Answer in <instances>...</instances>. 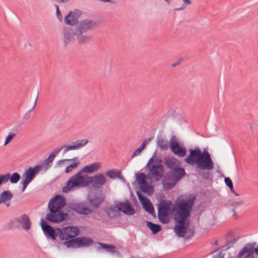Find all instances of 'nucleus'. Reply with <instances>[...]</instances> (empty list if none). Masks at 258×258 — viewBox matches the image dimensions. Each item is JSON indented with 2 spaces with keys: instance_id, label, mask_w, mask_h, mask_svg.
Returning <instances> with one entry per match:
<instances>
[{
  "instance_id": "obj_1",
  "label": "nucleus",
  "mask_w": 258,
  "mask_h": 258,
  "mask_svg": "<svg viewBox=\"0 0 258 258\" xmlns=\"http://www.w3.org/2000/svg\"><path fill=\"white\" fill-rule=\"evenodd\" d=\"M195 200L196 196L192 194H190L189 197L183 195L179 196L173 205L170 201L160 200L158 211L173 213L175 224L174 231L178 237L188 239L194 235V228H189V218Z\"/></svg>"
},
{
  "instance_id": "obj_2",
  "label": "nucleus",
  "mask_w": 258,
  "mask_h": 258,
  "mask_svg": "<svg viewBox=\"0 0 258 258\" xmlns=\"http://www.w3.org/2000/svg\"><path fill=\"white\" fill-rule=\"evenodd\" d=\"M40 224L47 239L55 240L58 237L61 242H57L56 246H65L67 248L88 247L92 245L93 240L89 237H77L80 234V229L76 226H67L63 227H53L43 219L40 220Z\"/></svg>"
},
{
  "instance_id": "obj_3",
  "label": "nucleus",
  "mask_w": 258,
  "mask_h": 258,
  "mask_svg": "<svg viewBox=\"0 0 258 258\" xmlns=\"http://www.w3.org/2000/svg\"><path fill=\"white\" fill-rule=\"evenodd\" d=\"M81 15L82 12L79 9L71 11L64 17V22L70 26L76 25L77 32L85 33L96 27L97 23L93 21L85 19L79 22L78 20Z\"/></svg>"
},
{
  "instance_id": "obj_4",
  "label": "nucleus",
  "mask_w": 258,
  "mask_h": 258,
  "mask_svg": "<svg viewBox=\"0 0 258 258\" xmlns=\"http://www.w3.org/2000/svg\"><path fill=\"white\" fill-rule=\"evenodd\" d=\"M88 143L87 139H83L73 142L70 145H64L60 148H55L52 152L49 154L48 157L45 159L41 164H38L41 166V169L44 168V170H48L52 165V162L56 155L63 148V153H66L69 150H77L85 146Z\"/></svg>"
},
{
  "instance_id": "obj_5",
  "label": "nucleus",
  "mask_w": 258,
  "mask_h": 258,
  "mask_svg": "<svg viewBox=\"0 0 258 258\" xmlns=\"http://www.w3.org/2000/svg\"><path fill=\"white\" fill-rule=\"evenodd\" d=\"M82 169L72 176L68 181L67 184L62 189L63 193H67L74 188L85 187L89 186V176L82 174Z\"/></svg>"
},
{
  "instance_id": "obj_6",
  "label": "nucleus",
  "mask_w": 258,
  "mask_h": 258,
  "mask_svg": "<svg viewBox=\"0 0 258 258\" xmlns=\"http://www.w3.org/2000/svg\"><path fill=\"white\" fill-rule=\"evenodd\" d=\"M188 152L189 154L184 158V162L189 165L195 166L200 171L207 170L201 156V149L199 147H195L194 149H189Z\"/></svg>"
},
{
  "instance_id": "obj_7",
  "label": "nucleus",
  "mask_w": 258,
  "mask_h": 258,
  "mask_svg": "<svg viewBox=\"0 0 258 258\" xmlns=\"http://www.w3.org/2000/svg\"><path fill=\"white\" fill-rule=\"evenodd\" d=\"M41 170V166L38 165L34 167H29L22 174L21 183L22 184V192H24L28 184L34 179L36 175Z\"/></svg>"
},
{
  "instance_id": "obj_8",
  "label": "nucleus",
  "mask_w": 258,
  "mask_h": 258,
  "mask_svg": "<svg viewBox=\"0 0 258 258\" xmlns=\"http://www.w3.org/2000/svg\"><path fill=\"white\" fill-rule=\"evenodd\" d=\"M49 212L46 215V222L52 223H60L69 217V214L61 210L48 209ZM46 221V220H45Z\"/></svg>"
},
{
  "instance_id": "obj_9",
  "label": "nucleus",
  "mask_w": 258,
  "mask_h": 258,
  "mask_svg": "<svg viewBox=\"0 0 258 258\" xmlns=\"http://www.w3.org/2000/svg\"><path fill=\"white\" fill-rule=\"evenodd\" d=\"M169 148L173 154L179 157L186 155V149L183 145L178 142L175 136H172L169 141Z\"/></svg>"
},
{
  "instance_id": "obj_10",
  "label": "nucleus",
  "mask_w": 258,
  "mask_h": 258,
  "mask_svg": "<svg viewBox=\"0 0 258 258\" xmlns=\"http://www.w3.org/2000/svg\"><path fill=\"white\" fill-rule=\"evenodd\" d=\"M136 176L140 189L147 195H151L153 192V187L147 182L146 175L143 172H138L136 173Z\"/></svg>"
},
{
  "instance_id": "obj_11",
  "label": "nucleus",
  "mask_w": 258,
  "mask_h": 258,
  "mask_svg": "<svg viewBox=\"0 0 258 258\" xmlns=\"http://www.w3.org/2000/svg\"><path fill=\"white\" fill-rule=\"evenodd\" d=\"M146 167L149 169L148 178L152 180L154 179L155 181L160 180L165 172V169L162 164H153Z\"/></svg>"
},
{
  "instance_id": "obj_12",
  "label": "nucleus",
  "mask_w": 258,
  "mask_h": 258,
  "mask_svg": "<svg viewBox=\"0 0 258 258\" xmlns=\"http://www.w3.org/2000/svg\"><path fill=\"white\" fill-rule=\"evenodd\" d=\"M139 200L142 208L153 217H156L155 209L150 200L144 195L139 192H137Z\"/></svg>"
},
{
  "instance_id": "obj_13",
  "label": "nucleus",
  "mask_w": 258,
  "mask_h": 258,
  "mask_svg": "<svg viewBox=\"0 0 258 258\" xmlns=\"http://www.w3.org/2000/svg\"><path fill=\"white\" fill-rule=\"evenodd\" d=\"M115 208L117 209L118 212H121L129 216L133 215L136 213L134 207L128 200L125 202H115Z\"/></svg>"
},
{
  "instance_id": "obj_14",
  "label": "nucleus",
  "mask_w": 258,
  "mask_h": 258,
  "mask_svg": "<svg viewBox=\"0 0 258 258\" xmlns=\"http://www.w3.org/2000/svg\"><path fill=\"white\" fill-rule=\"evenodd\" d=\"M115 208L117 209L118 212H121L129 216L133 215L136 213L134 207L128 200L125 202H115Z\"/></svg>"
},
{
  "instance_id": "obj_15",
  "label": "nucleus",
  "mask_w": 258,
  "mask_h": 258,
  "mask_svg": "<svg viewBox=\"0 0 258 258\" xmlns=\"http://www.w3.org/2000/svg\"><path fill=\"white\" fill-rule=\"evenodd\" d=\"M66 205V200L61 195H57L52 198L48 204V209L61 210Z\"/></svg>"
},
{
  "instance_id": "obj_16",
  "label": "nucleus",
  "mask_w": 258,
  "mask_h": 258,
  "mask_svg": "<svg viewBox=\"0 0 258 258\" xmlns=\"http://www.w3.org/2000/svg\"><path fill=\"white\" fill-rule=\"evenodd\" d=\"M106 179L102 173H98L89 178V185L91 184L94 189H99L106 182Z\"/></svg>"
},
{
  "instance_id": "obj_17",
  "label": "nucleus",
  "mask_w": 258,
  "mask_h": 258,
  "mask_svg": "<svg viewBox=\"0 0 258 258\" xmlns=\"http://www.w3.org/2000/svg\"><path fill=\"white\" fill-rule=\"evenodd\" d=\"M201 156L202 159L203 163L204 164L207 170H211L214 167L213 161L209 152L206 148L204 149L203 151L201 150Z\"/></svg>"
},
{
  "instance_id": "obj_18",
  "label": "nucleus",
  "mask_w": 258,
  "mask_h": 258,
  "mask_svg": "<svg viewBox=\"0 0 258 258\" xmlns=\"http://www.w3.org/2000/svg\"><path fill=\"white\" fill-rule=\"evenodd\" d=\"M77 35V32L70 27H64L63 30V42L64 46L67 47L74 39V36Z\"/></svg>"
},
{
  "instance_id": "obj_19",
  "label": "nucleus",
  "mask_w": 258,
  "mask_h": 258,
  "mask_svg": "<svg viewBox=\"0 0 258 258\" xmlns=\"http://www.w3.org/2000/svg\"><path fill=\"white\" fill-rule=\"evenodd\" d=\"M237 240L238 238L234 237V235L233 232H228L225 237L226 243L221 247L220 251H222V253H223V251H226L230 248L232 247L234 244L237 242Z\"/></svg>"
},
{
  "instance_id": "obj_20",
  "label": "nucleus",
  "mask_w": 258,
  "mask_h": 258,
  "mask_svg": "<svg viewBox=\"0 0 258 258\" xmlns=\"http://www.w3.org/2000/svg\"><path fill=\"white\" fill-rule=\"evenodd\" d=\"M168 173L172 176V178L174 179V181H176L177 182L186 174L185 170L183 168L181 167V164L169 171Z\"/></svg>"
},
{
  "instance_id": "obj_21",
  "label": "nucleus",
  "mask_w": 258,
  "mask_h": 258,
  "mask_svg": "<svg viewBox=\"0 0 258 258\" xmlns=\"http://www.w3.org/2000/svg\"><path fill=\"white\" fill-rule=\"evenodd\" d=\"M239 256L243 258H252L253 257L252 242L246 243L239 252Z\"/></svg>"
},
{
  "instance_id": "obj_22",
  "label": "nucleus",
  "mask_w": 258,
  "mask_h": 258,
  "mask_svg": "<svg viewBox=\"0 0 258 258\" xmlns=\"http://www.w3.org/2000/svg\"><path fill=\"white\" fill-rule=\"evenodd\" d=\"M177 182L176 181H174V179L172 178V176L168 172L166 173L162 179L163 186L167 190L172 189Z\"/></svg>"
},
{
  "instance_id": "obj_23",
  "label": "nucleus",
  "mask_w": 258,
  "mask_h": 258,
  "mask_svg": "<svg viewBox=\"0 0 258 258\" xmlns=\"http://www.w3.org/2000/svg\"><path fill=\"white\" fill-rule=\"evenodd\" d=\"M97 244L99 245V247H97L98 250L103 249L107 252H110L112 254L115 253L117 255H120V253L118 251L116 250V247L110 244H107L101 242H98Z\"/></svg>"
},
{
  "instance_id": "obj_24",
  "label": "nucleus",
  "mask_w": 258,
  "mask_h": 258,
  "mask_svg": "<svg viewBox=\"0 0 258 258\" xmlns=\"http://www.w3.org/2000/svg\"><path fill=\"white\" fill-rule=\"evenodd\" d=\"M164 160V165L167 168L170 169V170L181 164L180 161L174 157H165Z\"/></svg>"
},
{
  "instance_id": "obj_25",
  "label": "nucleus",
  "mask_w": 258,
  "mask_h": 258,
  "mask_svg": "<svg viewBox=\"0 0 258 258\" xmlns=\"http://www.w3.org/2000/svg\"><path fill=\"white\" fill-rule=\"evenodd\" d=\"M104 197L101 194L99 196H97L96 194L94 195L92 198H89L88 201L91 207L97 208L99 205L104 201Z\"/></svg>"
},
{
  "instance_id": "obj_26",
  "label": "nucleus",
  "mask_w": 258,
  "mask_h": 258,
  "mask_svg": "<svg viewBox=\"0 0 258 258\" xmlns=\"http://www.w3.org/2000/svg\"><path fill=\"white\" fill-rule=\"evenodd\" d=\"M171 214H173V213L158 211V217L159 222L163 224L168 223L170 221L169 215Z\"/></svg>"
},
{
  "instance_id": "obj_27",
  "label": "nucleus",
  "mask_w": 258,
  "mask_h": 258,
  "mask_svg": "<svg viewBox=\"0 0 258 258\" xmlns=\"http://www.w3.org/2000/svg\"><path fill=\"white\" fill-rule=\"evenodd\" d=\"M19 224H22V228L26 230H28L31 228V222L28 216L25 214H22L21 216V218H19Z\"/></svg>"
},
{
  "instance_id": "obj_28",
  "label": "nucleus",
  "mask_w": 258,
  "mask_h": 258,
  "mask_svg": "<svg viewBox=\"0 0 258 258\" xmlns=\"http://www.w3.org/2000/svg\"><path fill=\"white\" fill-rule=\"evenodd\" d=\"M99 162H95L84 166L82 168L83 172L86 173H91L97 170L100 167Z\"/></svg>"
},
{
  "instance_id": "obj_29",
  "label": "nucleus",
  "mask_w": 258,
  "mask_h": 258,
  "mask_svg": "<svg viewBox=\"0 0 258 258\" xmlns=\"http://www.w3.org/2000/svg\"><path fill=\"white\" fill-rule=\"evenodd\" d=\"M13 195L10 190H4L0 194V204H6L13 198Z\"/></svg>"
},
{
  "instance_id": "obj_30",
  "label": "nucleus",
  "mask_w": 258,
  "mask_h": 258,
  "mask_svg": "<svg viewBox=\"0 0 258 258\" xmlns=\"http://www.w3.org/2000/svg\"><path fill=\"white\" fill-rule=\"evenodd\" d=\"M146 223V226L152 231V234L153 235L157 234L162 229L161 226L159 224H155L148 221H147Z\"/></svg>"
},
{
  "instance_id": "obj_31",
  "label": "nucleus",
  "mask_w": 258,
  "mask_h": 258,
  "mask_svg": "<svg viewBox=\"0 0 258 258\" xmlns=\"http://www.w3.org/2000/svg\"><path fill=\"white\" fill-rule=\"evenodd\" d=\"M157 145L161 151H166L169 147L168 141L161 136L157 137Z\"/></svg>"
},
{
  "instance_id": "obj_32",
  "label": "nucleus",
  "mask_w": 258,
  "mask_h": 258,
  "mask_svg": "<svg viewBox=\"0 0 258 258\" xmlns=\"http://www.w3.org/2000/svg\"><path fill=\"white\" fill-rule=\"evenodd\" d=\"M8 180H10L12 184L17 183L21 178L20 174L18 172H14L13 174L7 173Z\"/></svg>"
},
{
  "instance_id": "obj_33",
  "label": "nucleus",
  "mask_w": 258,
  "mask_h": 258,
  "mask_svg": "<svg viewBox=\"0 0 258 258\" xmlns=\"http://www.w3.org/2000/svg\"><path fill=\"white\" fill-rule=\"evenodd\" d=\"M84 33H80V32H77V36L78 41L79 44H83L89 41L91 37L87 35H83Z\"/></svg>"
},
{
  "instance_id": "obj_34",
  "label": "nucleus",
  "mask_w": 258,
  "mask_h": 258,
  "mask_svg": "<svg viewBox=\"0 0 258 258\" xmlns=\"http://www.w3.org/2000/svg\"><path fill=\"white\" fill-rule=\"evenodd\" d=\"M162 161L161 159L158 156H156V153L155 152L152 157L149 159L146 165L147 166H149L150 165L153 164H162Z\"/></svg>"
},
{
  "instance_id": "obj_35",
  "label": "nucleus",
  "mask_w": 258,
  "mask_h": 258,
  "mask_svg": "<svg viewBox=\"0 0 258 258\" xmlns=\"http://www.w3.org/2000/svg\"><path fill=\"white\" fill-rule=\"evenodd\" d=\"M19 217H16L13 219L11 220L9 223L8 226L9 228L10 229H15L17 228H19L20 226L19 224Z\"/></svg>"
},
{
  "instance_id": "obj_36",
  "label": "nucleus",
  "mask_w": 258,
  "mask_h": 258,
  "mask_svg": "<svg viewBox=\"0 0 258 258\" xmlns=\"http://www.w3.org/2000/svg\"><path fill=\"white\" fill-rule=\"evenodd\" d=\"M120 171L117 169H111L108 170L106 173V175L111 179H116L119 176V173Z\"/></svg>"
},
{
  "instance_id": "obj_37",
  "label": "nucleus",
  "mask_w": 258,
  "mask_h": 258,
  "mask_svg": "<svg viewBox=\"0 0 258 258\" xmlns=\"http://www.w3.org/2000/svg\"><path fill=\"white\" fill-rule=\"evenodd\" d=\"M106 214L110 218H113L118 215L117 209L115 208V206L113 208L109 207L106 209Z\"/></svg>"
},
{
  "instance_id": "obj_38",
  "label": "nucleus",
  "mask_w": 258,
  "mask_h": 258,
  "mask_svg": "<svg viewBox=\"0 0 258 258\" xmlns=\"http://www.w3.org/2000/svg\"><path fill=\"white\" fill-rule=\"evenodd\" d=\"M80 164L79 161H77V162H74L71 164L67 166L65 169V173H69L71 172L73 170L76 168Z\"/></svg>"
},
{
  "instance_id": "obj_39",
  "label": "nucleus",
  "mask_w": 258,
  "mask_h": 258,
  "mask_svg": "<svg viewBox=\"0 0 258 258\" xmlns=\"http://www.w3.org/2000/svg\"><path fill=\"white\" fill-rule=\"evenodd\" d=\"M38 92H37V94L36 97L35 98L34 104L33 107H32V108L31 109H30L29 111H28L24 114V115L23 117V120H27L30 117L31 112L34 109V108L36 106L37 101V98H38Z\"/></svg>"
},
{
  "instance_id": "obj_40",
  "label": "nucleus",
  "mask_w": 258,
  "mask_h": 258,
  "mask_svg": "<svg viewBox=\"0 0 258 258\" xmlns=\"http://www.w3.org/2000/svg\"><path fill=\"white\" fill-rule=\"evenodd\" d=\"M92 212V210L90 209L89 207L84 206L81 205V208L80 210V214L87 215L89 213H91Z\"/></svg>"
},
{
  "instance_id": "obj_41",
  "label": "nucleus",
  "mask_w": 258,
  "mask_h": 258,
  "mask_svg": "<svg viewBox=\"0 0 258 258\" xmlns=\"http://www.w3.org/2000/svg\"><path fill=\"white\" fill-rule=\"evenodd\" d=\"M16 133H10L5 139L4 145L6 146V145L10 143L11 141L13 140V139L14 138L15 136H16Z\"/></svg>"
},
{
  "instance_id": "obj_42",
  "label": "nucleus",
  "mask_w": 258,
  "mask_h": 258,
  "mask_svg": "<svg viewBox=\"0 0 258 258\" xmlns=\"http://www.w3.org/2000/svg\"><path fill=\"white\" fill-rule=\"evenodd\" d=\"M69 208L77 213L80 214V210L81 208V205L80 204H73L70 206Z\"/></svg>"
},
{
  "instance_id": "obj_43",
  "label": "nucleus",
  "mask_w": 258,
  "mask_h": 258,
  "mask_svg": "<svg viewBox=\"0 0 258 258\" xmlns=\"http://www.w3.org/2000/svg\"><path fill=\"white\" fill-rule=\"evenodd\" d=\"M209 171V170H208L207 172L203 171L200 173L203 179L208 180L211 177V178L212 177L211 174Z\"/></svg>"
},
{
  "instance_id": "obj_44",
  "label": "nucleus",
  "mask_w": 258,
  "mask_h": 258,
  "mask_svg": "<svg viewBox=\"0 0 258 258\" xmlns=\"http://www.w3.org/2000/svg\"><path fill=\"white\" fill-rule=\"evenodd\" d=\"M8 181L7 173L5 174H0V186Z\"/></svg>"
},
{
  "instance_id": "obj_45",
  "label": "nucleus",
  "mask_w": 258,
  "mask_h": 258,
  "mask_svg": "<svg viewBox=\"0 0 258 258\" xmlns=\"http://www.w3.org/2000/svg\"><path fill=\"white\" fill-rule=\"evenodd\" d=\"M224 182L228 187H232L233 185L232 181L229 177H224Z\"/></svg>"
},
{
  "instance_id": "obj_46",
  "label": "nucleus",
  "mask_w": 258,
  "mask_h": 258,
  "mask_svg": "<svg viewBox=\"0 0 258 258\" xmlns=\"http://www.w3.org/2000/svg\"><path fill=\"white\" fill-rule=\"evenodd\" d=\"M144 149L143 148H142L140 146L133 153V155H132V158H134V157L139 155L142 152V151Z\"/></svg>"
},
{
  "instance_id": "obj_47",
  "label": "nucleus",
  "mask_w": 258,
  "mask_h": 258,
  "mask_svg": "<svg viewBox=\"0 0 258 258\" xmlns=\"http://www.w3.org/2000/svg\"><path fill=\"white\" fill-rule=\"evenodd\" d=\"M252 249H253V254H258V245L256 246V242H252Z\"/></svg>"
},
{
  "instance_id": "obj_48",
  "label": "nucleus",
  "mask_w": 258,
  "mask_h": 258,
  "mask_svg": "<svg viewBox=\"0 0 258 258\" xmlns=\"http://www.w3.org/2000/svg\"><path fill=\"white\" fill-rule=\"evenodd\" d=\"M56 15L57 18L60 22H62V15L61 14V12L59 10V9H58L57 11L56 12Z\"/></svg>"
},
{
  "instance_id": "obj_49",
  "label": "nucleus",
  "mask_w": 258,
  "mask_h": 258,
  "mask_svg": "<svg viewBox=\"0 0 258 258\" xmlns=\"http://www.w3.org/2000/svg\"><path fill=\"white\" fill-rule=\"evenodd\" d=\"M151 140V139L150 138H148L145 140L142 143V144L141 145L140 147L143 149H144L146 148V145L150 142Z\"/></svg>"
},
{
  "instance_id": "obj_50",
  "label": "nucleus",
  "mask_w": 258,
  "mask_h": 258,
  "mask_svg": "<svg viewBox=\"0 0 258 258\" xmlns=\"http://www.w3.org/2000/svg\"><path fill=\"white\" fill-rule=\"evenodd\" d=\"M243 204V202L242 201H240L239 202H233L231 203V205L233 207H236L238 206L242 205Z\"/></svg>"
},
{
  "instance_id": "obj_51",
  "label": "nucleus",
  "mask_w": 258,
  "mask_h": 258,
  "mask_svg": "<svg viewBox=\"0 0 258 258\" xmlns=\"http://www.w3.org/2000/svg\"><path fill=\"white\" fill-rule=\"evenodd\" d=\"M224 255L222 251H218L216 254L213 255V258H224Z\"/></svg>"
},
{
  "instance_id": "obj_52",
  "label": "nucleus",
  "mask_w": 258,
  "mask_h": 258,
  "mask_svg": "<svg viewBox=\"0 0 258 258\" xmlns=\"http://www.w3.org/2000/svg\"><path fill=\"white\" fill-rule=\"evenodd\" d=\"M119 176H118L117 178L119 179L120 180H121L123 182H125L126 180H125V178L123 177V176L122 175L121 171H120V172L119 173Z\"/></svg>"
},
{
  "instance_id": "obj_53",
  "label": "nucleus",
  "mask_w": 258,
  "mask_h": 258,
  "mask_svg": "<svg viewBox=\"0 0 258 258\" xmlns=\"http://www.w3.org/2000/svg\"><path fill=\"white\" fill-rule=\"evenodd\" d=\"M72 160L71 159H61V160H59L57 161V165H60L61 164L64 163L65 161H71Z\"/></svg>"
},
{
  "instance_id": "obj_54",
  "label": "nucleus",
  "mask_w": 258,
  "mask_h": 258,
  "mask_svg": "<svg viewBox=\"0 0 258 258\" xmlns=\"http://www.w3.org/2000/svg\"><path fill=\"white\" fill-rule=\"evenodd\" d=\"M182 60V58H180L179 59V60L177 61V62L171 64V66L172 67H175V66H176L178 64H179L180 63V62Z\"/></svg>"
},
{
  "instance_id": "obj_55",
  "label": "nucleus",
  "mask_w": 258,
  "mask_h": 258,
  "mask_svg": "<svg viewBox=\"0 0 258 258\" xmlns=\"http://www.w3.org/2000/svg\"><path fill=\"white\" fill-rule=\"evenodd\" d=\"M231 192H232L233 194H234L235 196H239V195L238 194H237L234 189V187H233V185L232 186V187H229Z\"/></svg>"
},
{
  "instance_id": "obj_56",
  "label": "nucleus",
  "mask_w": 258,
  "mask_h": 258,
  "mask_svg": "<svg viewBox=\"0 0 258 258\" xmlns=\"http://www.w3.org/2000/svg\"><path fill=\"white\" fill-rule=\"evenodd\" d=\"M21 127V124H18L17 125H16L14 127V129L13 130L16 131V132H18L19 131V129Z\"/></svg>"
},
{
  "instance_id": "obj_57",
  "label": "nucleus",
  "mask_w": 258,
  "mask_h": 258,
  "mask_svg": "<svg viewBox=\"0 0 258 258\" xmlns=\"http://www.w3.org/2000/svg\"><path fill=\"white\" fill-rule=\"evenodd\" d=\"M184 8H185V5H182V6L181 7L175 8L174 10L175 11H180V10H184Z\"/></svg>"
},
{
  "instance_id": "obj_58",
  "label": "nucleus",
  "mask_w": 258,
  "mask_h": 258,
  "mask_svg": "<svg viewBox=\"0 0 258 258\" xmlns=\"http://www.w3.org/2000/svg\"><path fill=\"white\" fill-rule=\"evenodd\" d=\"M69 0H53V1L57 2V3H62L68 2Z\"/></svg>"
},
{
  "instance_id": "obj_59",
  "label": "nucleus",
  "mask_w": 258,
  "mask_h": 258,
  "mask_svg": "<svg viewBox=\"0 0 258 258\" xmlns=\"http://www.w3.org/2000/svg\"><path fill=\"white\" fill-rule=\"evenodd\" d=\"M186 5H190L191 2L190 0H182Z\"/></svg>"
},
{
  "instance_id": "obj_60",
  "label": "nucleus",
  "mask_w": 258,
  "mask_h": 258,
  "mask_svg": "<svg viewBox=\"0 0 258 258\" xmlns=\"http://www.w3.org/2000/svg\"><path fill=\"white\" fill-rule=\"evenodd\" d=\"M7 207H9L10 206V201L7 202V203L4 204Z\"/></svg>"
},
{
  "instance_id": "obj_61",
  "label": "nucleus",
  "mask_w": 258,
  "mask_h": 258,
  "mask_svg": "<svg viewBox=\"0 0 258 258\" xmlns=\"http://www.w3.org/2000/svg\"><path fill=\"white\" fill-rule=\"evenodd\" d=\"M213 245H218V241H214L213 243H212Z\"/></svg>"
},
{
  "instance_id": "obj_62",
  "label": "nucleus",
  "mask_w": 258,
  "mask_h": 258,
  "mask_svg": "<svg viewBox=\"0 0 258 258\" xmlns=\"http://www.w3.org/2000/svg\"><path fill=\"white\" fill-rule=\"evenodd\" d=\"M232 212L233 213V215H235L236 214V211L234 208L232 209Z\"/></svg>"
},
{
  "instance_id": "obj_63",
  "label": "nucleus",
  "mask_w": 258,
  "mask_h": 258,
  "mask_svg": "<svg viewBox=\"0 0 258 258\" xmlns=\"http://www.w3.org/2000/svg\"><path fill=\"white\" fill-rule=\"evenodd\" d=\"M55 7L56 8V12L57 11L58 9L59 8V6L57 5H55Z\"/></svg>"
},
{
  "instance_id": "obj_64",
  "label": "nucleus",
  "mask_w": 258,
  "mask_h": 258,
  "mask_svg": "<svg viewBox=\"0 0 258 258\" xmlns=\"http://www.w3.org/2000/svg\"><path fill=\"white\" fill-rule=\"evenodd\" d=\"M72 161H77L78 160V158L77 157H75L73 159H71Z\"/></svg>"
}]
</instances>
